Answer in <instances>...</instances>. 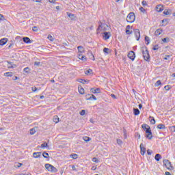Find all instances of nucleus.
I'll return each mask as SVG.
<instances>
[{"label": "nucleus", "instance_id": "864d4df0", "mask_svg": "<svg viewBox=\"0 0 175 175\" xmlns=\"http://www.w3.org/2000/svg\"><path fill=\"white\" fill-rule=\"evenodd\" d=\"M165 91H170V85H167L164 87Z\"/></svg>", "mask_w": 175, "mask_h": 175}, {"label": "nucleus", "instance_id": "8fccbe9b", "mask_svg": "<svg viewBox=\"0 0 175 175\" xmlns=\"http://www.w3.org/2000/svg\"><path fill=\"white\" fill-rule=\"evenodd\" d=\"M80 116H85V109H82L80 112H79Z\"/></svg>", "mask_w": 175, "mask_h": 175}, {"label": "nucleus", "instance_id": "49530a36", "mask_svg": "<svg viewBox=\"0 0 175 175\" xmlns=\"http://www.w3.org/2000/svg\"><path fill=\"white\" fill-rule=\"evenodd\" d=\"M139 10H140V12H142L144 14L147 13V12L146 11V9H144V8H143V7H140Z\"/></svg>", "mask_w": 175, "mask_h": 175}, {"label": "nucleus", "instance_id": "3c124183", "mask_svg": "<svg viewBox=\"0 0 175 175\" xmlns=\"http://www.w3.org/2000/svg\"><path fill=\"white\" fill-rule=\"evenodd\" d=\"M38 90L39 91V89L35 86L31 88V91H33V92H36Z\"/></svg>", "mask_w": 175, "mask_h": 175}, {"label": "nucleus", "instance_id": "6e6d98bb", "mask_svg": "<svg viewBox=\"0 0 175 175\" xmlns=\"http://www.w3.org/2000/svg\"><path fill=\"white\" fill-rule=\"evenodd\" d=\"M117 143L119 146H121V144H122V140L120 139H117Z\"/></svg>", "mask_w": 175, "mask_h": 175}, {"label": "nucleus", "instance_id": "9d476101", "mask_svg": "<svg viewBox=\"0 0 175 175\" xmlns=\"http://www.w3.org/2000/svg\"><path fill=\"white\" fill-rule=\"evenodd\" d=\"M90 91L92 94H100V88H92Z\"/></svg>", "mask_w": 175, "mask_h": 175}, {"label": "nucleus", "instance_id": "774afa93", "mask_svg": "<svg viewBox=\"0 0 175 175\" xmlns=\"http://www.w3.org/2000/svg\"><path fill=\"white\" fill-rule=\"evenodd\" d=\"M170 129H171V131H172V132H175V126H172Z\"/></svg>", "mask_w": 175, "mask_h": 175}, {"label": "nucleus", "instance_id": "423d86ee", "mask_svg": "<svg viewBox=\"0 0 175 175\" xmlns=\"http://www.w3.org/2000/svg\"><path fill=\"white\" fill-rule=\"evenodd\" d=\"M127 57L129 58V59H131V61H135V58H136V54L135 53V51H131L129 52Z\"/></svg>", "mask_w": 175, "mask_h": 175}, {"label": "nucleus", "instance_id": "0e129e2a", "mask_svg": "<svg viewBox=\"0 0 175 175\" xmlns=\"http://www.w3.org/2000/svg\"><path fill=\"white\" fill-rule=\"evenodd\" d=\"M135 137H137L139 139H140V134L139 133H135Z\"/></svg>", "mask_w": 175, "mask_h": 175}, {"label": "nucleus", "instance_id": "c756f323", "mask_svg": "<svg viewBox=\"0 0 175 175\" xmlns=\"http://www.w3.org/2000/svg\"><path fill=\"white\" fill-rule=\"evenodd\" d=\"M102 29V22L101 21H99L98 22V28L96 29V32L97 33H99V31Z\"/></svg>", "mask_w": 175, "mask_h": 175}, {"label": "nucleus", "instance_id": "1a4fd4ad", "mask_svg": "<svg viewBox=\"0 0 175 175\" xmlns=\"http://www.w3.org/2000/svg\"><path fill=\"white\" fill-rule=\"evenodd\" d=\"M85 98H86L87 100H92V99H93V100H96V99H97L96 96H95V95L90 94H87L85 96Z\"/></svg>", "mask_w": 175, "mask_h": 175}, {"label": "nucleus", "instance_id": "a211bd4d", "mask_svg": "<svg viewBox=\"0 0 175 175\" xmlns=\"http://www.w3.org/2000/svg\"><path fill=\"white\" fill-rule=\"evenodd\" d=\"M42 155V152H36L33 153V158H40Z\"/></svg>", "mask_w": 175, "mask_h": 175}, {"label": "nucleus", "instance_id": "dca6fc26", "mask_svg": "<svg viewBox=\"0 0 175 175\" xmlns=\"http://www.w3.org/2000/svg\"><path fill=\"white\" fill-rule=\"evenodd\" d=\"M23 40L24 43H26L27 44H29L32 43V40H31L30 38H28V37H23Z\"/></svg>", "mask_w": 175, "mask_h": 175}, {"label": "nucleus", "instance_id": "6e6552de", "mask_svg": "<svg viewBox=\"0 0 175 175\" xmlns=\"http://www.w3.org/2000/svg\"><path fill=\"white\" fill-rule=\"evenodd\" d=\"M145 137L146 139H148V140H151L152 139V137H153V136H152V131H151V130H148L146 131Z\"/></svg>", "mask_w": 175, "mask_h": 175}, {"label": "nucleus", "instance_id": "13d9d810", "mask_svg": "<svg viewBox=\"0 0 175 175\" xmlns=\"http://www.w3.org/2000/svg\"><path fill=\"white\" fill-rule=\"evenodd\" d=\"M161 23H162V24H163V23H167H167H169V19H167V18L163 19L161 21Z\"/></svg>", "mask_w": 175, "mask_h": 175}, {"label": "nucleus", "instance_id": "6ab92c4d", "mask_svg": "<svg viewBox=\"0 0 175 175\" xmlns=\"http://www.w3.org/2000/svg\"><path fill=\"white\" fill-rule=\"evenodd\" d=\"M154 159L155 161H157V162H159V161H161V159H162V155L159 154H156L154 156Z\"/></svg>", "mask_w": 175, "mask_h": 175}, {"label": "nucleus", "instance_id": "b1692460", "mask_svg": "<svg viewBox=\"0 0 175 175\" xmlns=\"http://www.w3.org/2000/svg\"><path fill=\"white\" fill-rule=\"evenodd\" d=\"M149 121L150 122V124H152V125H155V118H154L153 116H149Z\"/></svg>", "mask_w": 175, "mask_h": 175}, {"label": "nucleus", "instance_id": "603ef678", "mask_svg": "<svg viewBox=\"0 0 175 175\" xmlns=\"http://www.w3.org/2000/svg\"><path fill=\"white\" fill-rule=\"evenodd\" d=\"M92 161L93 162H95V163H98L99 162V160L96 157H94Z\"/></svg>", "mask_w": 175, "mask_h": 175}, {"label": "nucleus", "instance_id": "052dcab7", "mask_svg": "<svg viewBox=\"0 0 175 175\" xmlns=\"http://www.w3.org/2000/svg\"><path fill=\"white\" fill-rule=\"evenodd\" d=\"M71 166L72 170H74V172H77V169H76V166H75V165H70Z\"/></svg>", "mask_w": 175, "mask_h": 175}, {"label": "nucleus", "instance_id": "ddd939ff", "mask_svg": "<svg viewBox=\"0 0 175 175\" xmlns=\"http://www.w3.org/2000/svg\"><path fill=\"white\" fill-rule=\"evenodd\" d=\"M139 148H140V151H141V155H144V154H146V151H147V150L146 149V148H144V146L143 145V144H140Z\"/></svg>", "mask_w": 175, "mask_h": 175}, {"label": "nucleus", "instance_id": "5701e85b", "mask_svg": "<svg viewBox=\"0 0 175 175\" xmlns=\"http://www.w3.org/2000/svg\"><path fill=\"white\" fill-rule=\"evenodd\" d=\"M163 13V14H165V16H169L172 14V10L171 9L165 10Z\"/></svg>", "mask_w": 175, "mask_h": 175}, {"label": "nucleus", "instance_id": "f3484780", "mask_svg": "<svg viewBox=\"0 0 175 175\" xmlns=\"http://www.w3.org/2000/svg\"><path fill=\"white\" fill-rule=\"evenodd\" d=\"M67 16L68 17H69V18H70V20H72V21H75V20H76V15H75V14H72L70 12H67Z\"/></svg>", "mask_w": 175, "mask_h": 175}, {"label": "nucleus", "instance_id": "e2e57ef3", "mask_svg": "<svg viewBox=\"0 0 175 175\" xmlns=\"http://www.w3.org/2000/svg\"><path fill=\"white\" fill-rule=\"evenodd\" d=\"M48 39H49V40H51V42H53V40H54V39H53V36L51 35L48 36Z\"/></svg>", "mask_w": 175, "mask_h": 175}, {"label": "nucleus", "instance_id": "4be33fe9", "mask_svg": "<svg viewBox=\"0 0 175 175\" xmlns=\"http://www.w3.org/2000/svg\"><path fill=\"white\" fill-rule=\"evenodd\" d=\"M77 81L79 83H81L82 84H85V83H86V84H88V83H90V81H88V80L81 79H77Z\"/></svg>", "mask_w": 175, "mask_h": 175}, {"label": "nucleus", "instance_id": "72a5a7b5", "mask_svg": "<svg viewBox=\"0 0 175 175\" xmlns=\"http://www.w3.org/2000/svg\"><path fill=\"white\" fill-rule=\"evenodd\" d=\"M41 148H49V144H47V142H44L41 144Z\"/></svg>", "mask_w": 175, "mask_h": 175}, {"label": "nucleus", "instance_id": "473e14b6", "mask_svg": "<svg viewBox=\"0 0 175 175\" xmlns=\"http://www.w3.org/2000/svg\"><path fill=\"white\" fill-rule=\"evenodd\" d=\"M83 139L84 140V142H86V143H88V142H91V137H90L84 136L83 137Z\"/></svg>", "mask_w": 175, "mask_h": 175}, {"label": "nucleus", "instance_id": "9b49d317", "mask_svg": "<svg viewBox=\"0 0 175 175\" xmlns=\"http://www.w3.org/2000/svg\"><path fill=\"white\" fill-rule=\"evenodd\" d=\"M142 129L147 133V131H151V127L148 124H144L142 125Z\"/></svg>", "mask_w": 175, "mask_h": 175}, {"label": "nucleus", "instance_id": "f704fd0d", "mask_svg": "<svg viewBox=\"0 0 175 175\" xmlns=\"http://www.w3.org/2000/svg\"><path fill=\"white\" fill-rule=\"evenodd\" d=\"M70 158H72V159H77V157H79V155L76 153H72L70 155Z\"/></svg>", "mask_w": 175, "mask_h": 175}, {"label": "nucleus", "instance_id": "0eeeda50", "mask_svg": "<svg viewBox=\"0 0 175 175\" xmlns=\"http://www.w3.org/2000/svg\"><path fill=\"white\" fill-rule=\"evenodd\" d=\"M133 31L136 40H140V30H139V29H134Z\"/></svg>", "mask_w": 175, "mask_h": 175}, {"label": "nucleus", "instance_id": "338daca9", "mask_svg": "<svg viewBox=\"0 0 175 175\" xmlns=\"http://www.w3.org/2000/svg\"><path fill=\"white\" fill-rule=\"evenodd\" d=\"M23 166V163H17L16 167H21Z\"/></svg>", "mask_w": 175, "mask_h": 175}, {"label": "nucleus", "instance_id": "a18cd8bd", "mask_svg": "<svg viewBox=\"0 0 175 175\" xmlns=\"http://www.w3.org/2000/svg\"><path fill=\"white\" fill-rule=\"evenodd\" d=\"M12 46H14V40H11L8 49H10Z\"/></svg>", "mask_w": 175, "mask_h": 175}, {"label": "nucleus", "instance_id": "4c0bfd02", "mask_svg": "<svg viewBox=\"0 0 175 175\" xmlns=\"http://www.w3.org/2000/svg\"><path fill=\"white\" fill-rule=\"evenodd\" d=\"M159 85H162V82L161 81V80H158V81L154 83V86H155V87H159Z\"/></svg>", "mask_w": 175, "mask_h": 175}, {"label": "nucleus", "instance_id": "c9c22d12", "mask_svg": "<svg viewBox=\"0 0 175 175\" xmlns=\"http://www.w3.org/2000/svg\"><path fill=\"white\" fill-rule=\"evenodd\" d=\"M103 53H105V54H110V49L109 48H104Z\"/></svg>", "mask_w": 175, "mask_h": 175}, {"label": "nucleus", "instance_id": "393cba45", "mask_svg": "<svg viewBox=\"0 0 175 175\" xmlns=\"http://www.w3.org/2000/svg\"><path fill=\"white\" fill-rule=\"evenodd\" d=\"M107 28H109V25H107V24L102 22V29H103V31H107Z\"/></svg>", "mask_w": 175, "mask_h": 175}, {"label": "nucleus", "instance_id": "37998d69", "mask_svg": "<svg viewBox=\"0 0 175 175\" xmlns=\"http://www.w3.org/2000/svg\"><path fill=\"white\" fill-rule=\"evenodd\" d=\"M85 73L86 75H91L92 73V69L89 68L88 70H87L86 71H85Z\"/></svg>", "mask_w": 175, "mask_h": 175}, {"label": "nucleus", "instance_id": "bb28decb", "mask_svg": "<svg viewBox=\"0 0 175 175\" xmlns=\"http://www.w3.org/2000/svg\"><path fill=\"white\" fill-rule=\"evenodd\" d=\"M157 129H166V126L163 124H159L157 126Z\"/></svg>", "mask_w": 175, "mask_h": 175}, {"label": "nucleus", "instance_id": "c03bdc74", "mask_svg": "<svg viewBox=\"0 0 175 175\" xmlns=\"http://www.w3.org/2000/svg\"><path fill=\"white\" fill-rule=\"evenodd\" d=\"M125 32H126V35H132V33H133V31H131V30H129L128 29H126Z\"/></svg>", "mask_w": 175, "mask_h": 175}, {"label": "nucleus", "instance_id": "cd10ccee", "mask_svg": "<svg viewBox=\"0 0 175 175\" xmlns=\"http://www.w3.org/2000/svg\"><path fill=\"white\" fill-rule=\"evenodd\" d=\"M79 92L81 94V95H84V88L81 86L78 87Z\"/></svg>", "mask_w": 175, "mask_h": 175}, {"label": "nucleus", "instance_id": "c85d7f7f", "mask_svg": "<svg viewBox=\"0 0 175 175\" xmlns=\"http://www.w3.org/2000/svg\"><path fill=\"white\" fill-rule=\"evenodd\" d=\"M89 58L90 59H92V61H95V56H94V54H92V52H89Z\"/></svg>", "mask_w": 175, "mask_h": 175}, {"label": "nucleus", "instance_id": "5fc2aeb1", "mask_svg": "<svg viewBox=\"0 0 175 175\" xmlns=\"http://www.w3.org/2000/svg\"><path fill=\"white\" fill-rule=\"evenodd\" d=\"M9 69H14V68H17V65L12 64V66H8Z\"/></svg>", "mask_w": 175, "mask_h": 175}, {"label": "nucleus", "instance_id": "79ce46f5", "mask_svg": "<svg viewBox=\"0 0 175 175\" xmlns=\"http://www.w3.org/2000/svg\"><path fill=\"white\" fill-rule=\"evenodd\" d=\"M159 45H158V44H156V45L153 46V47H152V50L154 51H157V50H159Z\"/></svg>", "mask_w": 175, "mask_h": 175}, {"label": "nucleus", "instance_id": "f257e3e1", "mask_svg": "<svg viewBox=\"0 0 175 175\" xmlns=\"http://www.w3.org/2000/svg\"><path fill=\"white\" fill-rule=\"evenodd\" d=\"M142 49H145L144 50H142V54L144 57V59L147 62H150V52L148 51V49H147V46L144 45Z\"/></svg>", "mask_w": 175, "mask_h": 175}, {"label": "nucleus", "instance_id": "2f4dec72", "mask_svg": "<svg viewBox=\"0 0 175 175\" xmlns=\"http://www.w3.org/2000/svg\"><path fill=\"white\" fill-rule=\"evenodd\" d=\"M4 76L5 77H12V76H13V72H5V73H4Z\"/></svg>", "mask_w": 175, "mask_h": 175}, {"label": "nucleus", "instance_id": "a19ab883", "mask_svg": "<svg viewBox=\"0 0 175 175\" xmlns=\"http://www.w3.org/2000/svg\"><path fill=\"white\" fill-rule=\"evenodd\" d=\"M36 133V130H35V128H32L30 129V135H35Z\"/></svg>", "mask_w": 175, "mask_h": 175}, {"label": "nucleus", "instance_id": "ea45409f", "mask_svg": "<svg viewBox=\"0 0 175 175\" xmlns=\"http://www.w3.org/2000/svg\"><path fill=\"white\" fill-rule=\"evenodd\" d=\"M53 122L55 124H58V122H59V118H58V116L54 117Z\"/></svg>", "mask_w": 175, "mask_h": 175}, {"label": "nucleus", "instance_id": "69168bd1", "mask_svg": "<svg viewBox=\"0 0 175 175\" xmlns=\"http://www.w3.org/2000/svg\"><path fill=\"white\" fill-rule=\"evenodd\" d=\"M147 154H148V155H151L152 154V151H151V150L148 149L147 150Z\"/></svg>", "mask_w": 175, "mask_h": 175}, {"label": "nucleus", "instance_id": "2eb2a0df", "mask_svg": "<svg viewBox=\"0 0 175 175\" xmlns=\"http://www.w3.org/2000/svg\"><path fill=\"white\" fill-rule=\"evenodd\" d=\"M156 10L159 13H161V12H163V5L162 4H159L156 7Z\"/></svg>", "mask_w": 175, "mask_h": 175}, {"label": "nucleus", "instance_id": "f03ea898", "mask_svg": "<svg viewBox=\"0 0 175 175\" xmlns=\"http://www.w3.org/2000/svg\"><path fill=\"white\" fill-rule=\"evenodd\" d=\"M44 166L46 170H48V172H51V173H57L58 172V169L50 163H46Z\"/></svg>", "mask_w": 175, "mask_h": 175}, {"label": "nucleus", "instance_id": "de8ad7c7", "mask_svg": "<svg viewBox=\"0 0 175 175\" xmlns=\"http://www.w3.org/2000/svg\"><path fill=\"white\" fill-rule=\"evenodd\" d=\"M170 57H171L170 55H165L163 59H165L167 61V60L170 59Z\"/></svg>", "mask_w": 175, "mask_h": 175}, {"label": "nucleus", "instance_id": "09e8293b", "mask_svg": "<svg viewBox=\"0 0 175 175\" xmlns=\"http://www.w3.org/2000/svg\"><path fill=\"white\" fill-rule=\"evenodd\" d=\"M23 72H25V73H29V67H26L24 68Z\"/></svg>", "mask_w": 175, "mask_h": 175}, {"label": "nucleus", "instance_id": "20e7f679", "mask_svg": "<svg viewBox=\"0 0 175 175\" xmlns=\"http://www.w3.org/2000/svg\"><path fill=\"white\" fill-rule=\"evenodd\" d=\"M135 18H136V16L135 15V13L130 12L127 16L126 21L127 23H135Z\"/></svg>", "mask_w": 175, "mask_h": 175}, {"label": "nucleus", "instance_id": "bf43d9fd", "mask_svg": "<svg viewBox=\"0 0 175 175\" xmlns=\"http://www.w3.org/2000/svg\"><path fill=\"white\" fill-rule=\"evenodd\" d=\"M40 66V62H34V66Z\"/></svg>", "mask_w": 175, "mask_h": 175}, {"label": "nucleus", "instance_id": "412c9836", "mask_svg": "<svg viewBox=\"0 0 175 175\" xmlns=\"http://www.w3.org/2000/svg\"><path fill=\"white\" fill-rule=\"evenodd\" d=\"M77 49L79 54H83V53H84V47H83V46H79Z\"/></svg>", "mask_w": 175, "mask_h": 175}, {"label": "nucleus", "instance_id": "aec40b11", "mask_svg": "<svg viewBox=\"0 0 175 175\" xmlns=\"http://www.w3.org/2000/svg\"><path fill=\"white\" fill-rule=\"evenodd\" d=\"M133 113L134 116H139V114H140V110L137 108H133Z\"/></svg>", "mask_w": 175, "mask_h": 175}, {"label": "nucleus", "instance_id": "4468645a", "mask_svg": "<svg viewBox=\"0 0 175 175\" xmlns=\"http://www.w3.org/2000/svg\"><path fill=\"white\" fill-rule=\"evenodd\" d=\"M78 58L79 59L83 61V62H87V57L83 55L81 53H78Z\"/></svg>", "mask_w": 175, "mask_h": 175}, {"label": "nucleus", "instance_id": "680f3d73", "mask_svg": "<svg viewBox=\"0 0 175 175\" xmlns=\"http://www.w3.org/2000/svg\"><path fill=\"white\" fill-rule=\"evenodd\" d=\"M142 5H143V6H147V1H142Z\"/></svg>", "mask_w": 175, "mask_h": 175}, {"label": "nucleus", "instance_id": "58836bf2", "mask_svg": "<svg viewBox=\"0 0 175 175\" xmlns=\"http://www.w3.org/2000/svg\"><path fill=\"white\" fill-rule=\"evenodd\" d=\"M42 157L43 158H44L45 159H48L49 158V153L46 152H44L42 153Z\"/></svg>", "mask_w": 175, "mask_h": 175}, {"label": "nucleus", "instance_id": "f8f14e48", "mask_svg": "<svg viewBox=\"0 0 175 175\" xmlns=\"http://www.w3.org/2000/svg\"><path fill=\"white\" fill-rule=\"evenodd\" d=\"M9 42V39L4 38L0 40V46H5Z\"/></svg>", "mask_w": 175, "mask_h": 175}, {"label": "nucleus", "instance_id": "7ed1b4c3", "mask_svg": "<svg viewBox=\"0 0 175 175\" xmlns=\"http://www.w3.org/2000/svg\"><path fill=\"white\" fill-rule=\"evenodd\" d=\"M163 165L166 167L167 170H174V167L172 165V162L168 159H164L163 161Z\"/></svg>", "mask_w": 175, "mask_h": 175}, {"label": "nucleus", "instance_id": "39448f33", "mask_svg": "<svg viewBox=\"0 0 175 175\" xmlns=\"http://www.w3.org/2000/svg\"><path fill=\"white\" fill-rule=\"evenodd\" d=\"M111 36V33L110 31H105L103 33V39L104 40H109Z\"/></svg>", "mask_w": 175, "mask_h": 175}, {"label": "nucleus", "instance_id": "4d7b16f0", "mask_svg": "<svg viewBox=\"0 0 175 175\" xmlns=\"http://www.w3.org/2000/svg\"><path fill=\"white\" fill-rule=\"evenodd\" d=\"M38 27H36V26H34V27H33V28H32V31H33V32H38Z\"/></svg>", "mask_w": 175, "mask_h": 175}, {"label": "nucleus", "instance_id": "e433bc0d", "mask_svg": "<svg viewBox=\"0 0 175 175\" xmlns=\"http://www.w3.org/2000/svg\"><path fill=\"white\" fill-rule=\"evenodd\" d=\"M145 42H146L147 46L150 44V37L145 36Z\"/></svg>", "mask_w": 175, "mask_h": 175}, {"label": "nucleus", "instance_id": "a878e982", "mask_svg": "<svg viewBox=\"0 0 175 175\" xmlns=\"http://www.w3.org/2000/svg\"><path fill=\"white\" fill-rule=\"evenodd\" d=\"M161 33H162V29H157L154 32L155 36H159V35H161Z\"/></svg>", "mask_w": 175, "mask_h": 175}, {"label": "nucleus", "instance_id": "7c9ffc66", "mask_svg": "<svg viewBox=\"0 0 175 175\" xmlns=\"http://www.w3.org/2000/svg\"><path fill=\"white\" fill-rule=\"evenodd\" d=\"M163 43H169L170 42V38L169 37H166L162 39Z\"/></svg>", "mask_w": 175, "mask_h": 175}]
</instances>
